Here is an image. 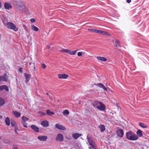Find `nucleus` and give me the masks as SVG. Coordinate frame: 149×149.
<instances>
[{"instance_id": "obj_1", "label": "nucleus", "mask_w": 149, "mask_h": 149, "mask_svg": "<svg viewBox=\"0 0 149 149\" xmlns=\"http://www.w3.org/2000/svg\"><path fill=\"white\" fill-rule=\"evenodd\" d=\"M16 9L18 12L20 13L26 12L28 11L26 6L22 3H19L17 5Z\"/></svg>"}, {"instance_id": "obj_2", "label": "nucleus", "mask_w": 149, "mask_h": 149, "mask_svg": "<svg viewBox=\"0 0 149 149\" xmlns=\"http://www.w3.org/2000/svg\"><path fill=\"white\" fill-rule=\"evenodd\" d=\"M93 105L94 108L101 111H104L106 109L104 104L101 102H95L93 103Z\"/></svg>"}, {"instance_id": "obj_3", "label": "nucleus", "mask_w": 149, "mask_h": 149, "mask_svg": "<svg viewBox=\"0 0 149 149\" xmlns=\"http://www.w3.org/2000/svg\"><path fill=\"white\" fill-rule=\"evenodd\" d=\"M126 136L128 140L132 141L137 140L138 138L137 135L132 131L127 132L126 133Z\"/></svg>"}, {"instance_id": "obj_4", "label": "nucleus", "mask_w": 149, "mask_h": 149, "mask_svg": "<svg viewBox=\"0 0 149 149\" xmlns=\"http://www.w3.org/2000/svg\"><path fill=\"white\" fill-rule=\"evenodd\" d=\"M6 26L7 28L13 30L15 31H17L18 30V28L12 22H9L7 23Z\"/></svg>"}, {"instance_id": "obj_5", "label": "nucleus", "mask_w": 149, "mask_h": 149, "mask_svg": "<svg viewBox=\"0 0 149 149\" xmlns=\"http://www.w3.org/2000/svg\"><path fill=\"white\" fill-rule=\"evenodd\" d=\"M87 139L89 145L91 146L89 147V149L95 148L96 147L94 145L95 143L93 141V139L91 137H88V136H87Z\"/></svg>"}, {"instance_id": "obj_6", "label": "nucleus", "mask_w": 149, "mask_h": 149, "mask_svg": "<svg viewBox=\"0 0 149 149\" xmlns=\"http://www.w3.org/2000/svg\"><path fill=\"white\" fill-rule=\"evenodd\" d=\"M118 136L120 138H122L124 134L123 130L121 129H119L116 132Z\"/></svg>"}, {"instance_id": "obj_7", "label": "nucleus", "mask_w": 149, "mask_h": 149, "mask_svg": "<svg viewBox=\"0 0 149 149\" xmlns=\"http://www.w3.org/2000/svg\"><path fill=\"white\" fill-rule=\"evenodd\" d=\"M8 79V77L7 76L6 73H5L2 76H0V81H6Z\"/></svg>"}, {"instance_id": "obj_8", "label": "nucleus", "mask_w": 149, "mask_h": 149, "mask_svg": "<svg viewBox=\"0 0 149 149\" xmlns=\"http://www.w3.org/2000/svg\"><path fill=\"white\" fill-rule=\"evenodd\" d=\"M56 140L57 141H61L63 140V135L60 134H57L56 138Z\"/></svg>"}, {"instance_id": "obj_9", "label": "nucleus", "mask_w": 149, "mask_h": 149, "mask_svg": "<svg viewBox=\"0 0 149 149\" xmlns=\"http://www.w3.org/2000/svg\"><path fill=\"white\" fill-rule=\"evenodd\" d=\"M4 6L5 8L8 10H10L12 7L11 4L5 2L4 4Z\"/></svg>"}, {"instance_id": "obj_10", "label": "nucleus", "mask_w": 149, "mask_h": 149, "mask_svg": "<svg viewBox=\"0 0 149 149\" xmlns=\"http://www.w3.org/2000/svg\"><path fill=\"white\" fill-rule=\"evenodd\" d=\"M58 78L60 79H65L67 78L68 75L64 74H58Z\"/></svg>"}, {"instance_id": "obj_11", "label": "nucleus", "mask_w": 149, "mask_h": 149, "mask_svg": "<svg viewBox=\"0 0 149 149\" xmlns=\"http://www.w3.org/2000/svg\"><path fill=\"white\" fill-rule=\"evenodd\" d=\"M41 124L42 126L47 127L49 126V122L46 120H44L41 122Z\"/></svg>"}, {"instance_id": "obj_12", "label": "nucleus", "mask_w": 149, "mask_h": 149, "mask_svg": "<svg viewBox=\"0 0 149 149\" xmlns=\"http://www.w3.org/2000/svg\"><path fill=\"white\" fill-rule=\"evenodd\" d=\"M56 127L58 129L63 130H66V128L62 125L59 124H56Z\"/></svg>"}, {"instance_id": "obj_13", "label": "nucleus", "mask_w": 149, "mask_h": 149, "mask_svg": "<svg viewBox=\"0 0 149 149\" xmlns=\"http://www.w3.org/2000/svg\"><path fill=\"white\" fill-rule=\"evenodd\" d=\"M24 75L26 80L25 82L26 83L30 80L31 75L26 73H24Z\"/></svg>"}, {"instance_id": "obj_14", "label": "nucleus", "mask_w": 149, "mask_h": 149, "mask_svg": "<svg viewBox=\"0 0 149 149\" xmlns=\"http://www.w3.org/2000/svg\"><path fill=\"white\" fill-rule=\"evenodd\" d=\"M5 90L7 91H9V89L8 87L6 85H3L0 86V91Z\"/></svg>"}, {"instance_id": "obj_15", "label": "nucleus", "mask_w": 149, "mask_h": 149, "mask_svg": "<svg viewBox=\"0 0 149 149\" xmlns=\"http://www.w3.org/2000/svg\"><path fill=\"white\" fill-rule=\"evenodd\" d=\"M96 58L98 60L100 61L103 62H105L107 60L106 58L103 57L97 56Z\"/></svg>"}, {"instance_id": "obj_16", "label": "nucleus", "mask_w": 149, "mask_h": 149, "mask_svg": "<svg viewBox=\"0 0 149 149\" xmlns=\"http://www.w3.org/2000/svg\"><path fill=\"white\" fill-rule=\"evenodd\" d=\"M38 138L40 141H46L47 139V136H40L38 137Z\"/></svg>"}, {"instance_id": "obj_17", "label": "nucleus", "mask_w": 149, "mask_h": 149, "mask_svg": "<svg viewBox=\"0 0 149 149\" xmlns=\"http://www.w3.org/2000/svg\"><path fill=\"white\" fill-rule=\"evenodd\" d=\"M82 134H79L78 133H74L72 135V137L74 139H76L78 138L81 136Z\"/></svg>"}, {"instance_id": "obj_18", "label": "nucleus", "mask_w": 149, "mask_h": 149, "mask_svg": "<svg viewBox=\"0 0 149 149\" xmlns=\"http://www.w3.org/2000/svg\"><path fill=\"white\" fill-rule=\"evenodd\" d=\"M31 128L34 131L38 132L39 131V128L35 125H32L31 126Z\"/></svg>"}, {"instance_id": "obj_19", "label": "nucleus", "mask_w": 149, "mask_h": 149, "mask_svg": "<svg viewBox=\"0 0 149 149\" xmlns=\"http://www.w3.org/2000/svg\"><path fill=\"white\" fill-rule=\"evenodd\" d=\"M13 113L14 116L17 118L19 117L21 115V113L16 111H13Z\"/></svg>"}, {"instance_id": "obj_20", "label": "nucleus", "mask_w": 149, "mask_h": 149, "mask_svg": "<svg viewBox=\"0 0 149 149\" xmlns=\"http://www.w3.org/2000/svg\"><path fill=\"white\" fill-rule=\"evenodd\" d=\"M99 128L100 129V131L101 132H104L105 129L104 126L102 125H100L99 126Z\"/></svg>"}, {"instance_id": "obj_21", "label": "nucleus", "mask_w": 149, "mask_h": 149, "mask_svg": "<svg viewBox=\"0 0 149 149\" xmlns=\"http://www.w3.org/2000/svg\"><path fill=\"white\" fill-rule=\"evenodd\" d=\"M98 86L101 88H102L104 91H107V88L104 86V85L101 83H99L97 84Z\"/></svg>"}, {"instance_id": "obj_22", "label": "nucleus", "mask_w": 149, "mask_h": 149, "mask_svg": "<svg viewBox=\"0 0 149 149\" xmlns=\"http://www.w3.org/2000/svg\"><path fill=\"white\" fill-rule=\"evenodd\" d=\"M11 125L12 126L16 128H17V125L16 122L14 120L11 121Z\"/></svg>"}, {"instance_id": "obj_23", "label": "nucleus", "mask_w": 149, "mask_h": 149, "mask_svg": "<svg viewBox=\"0 0 149 149\" xmlns=\"http://www.w3.org/2000/svg\"><path fill=\"white\" fill-rule=\"evenodd\" d=\"M77 50H75L74 51H70L69 50L68 53L70 54V55H74L76 53Z\"/></svg>"}, {"instance_id": "obj_24", "label": "nucleus", "mask_w": 149, "mask_h": 149, "mask_svg": "<svg viewBox=\"0 0 149 149\" xmlns=\"http://www.w3.org/2000/svg\"><path fill=\"white\" fill-rule=\"evenodd\" d=\"M5 122L6 125L9 126L10 124V120L8 117H7L5 120Z\"/></svg>"}, {"instance_id": "obj_25", "label": "nucleus", "mask_w": 149, "mask_h": 149, "mask_svg": "<svg viewBox=\"0 0 149 149\" xmlns=\"http://www.w3.org/2000/svg\"><path fill=\"white\" fill-rule=\"evenodd\" d=\"M98 33L101 34L103 35H108V33L107 32L101 30H98Z\"/></svg>"}, {"instance_id": "obj_26", "label": "nucleus", "mask_w": 149, "mask_h": 149, "mask_svg": "<svg viewBox=\"0 0 149 149\" xmlns=\"http://www.w3.org/2000/svg\"><path fill=\"white\" fill-rule=\"evenodd\" d=\"M46 113L47 115L50 116L54 115V114L53 112L50 111V110L49 109L47 110Z\"/></svg>"}, {"instance_id": "obj_27", "label": "nucleus", "mask_w": 149, "mask_h": 149, "mask_svg": "<svg viewBox=\"0 0 149 149\" xmlns=\"http://www.w3.org/2000/svg\"><path fill=\"white\" fill-rule=\"evenodd\" d=\"M31 29L36 31H38V27L34 25H32L31 26Z\"/></svg>"}, {"instance_id": "obj_28", "label": "nucleus", "mask_w": 149, "mask_h": 149, "mask_svg": "<svg viewBox=\"0 0 149 149\" xmlns=\"http://www.w3.org/2000/svg\"><path fill=\"white\" fill-rule=\"evenodd\" d=\"M136 133L140 137H141L143 135L142 131L139 130H138L137 131Z\"/></svg>"}, {"instance_id": "obj_29", "label": "nucleus", "mask_w": 149, "mask_h": 149, "mask_svg": "<svg viewBox=\"0 0 149 149\" xmlns=\"http://www.w3.org/2000/svg\"><path fill=\"white\" fill-rule=\"evenodd\" d=\"M22 120L21 121V122H26V121H27L28 120L29 118H26V117L23 116L22 117Z\"/></svg>"}, {"instance_id": "obj_30", "label": "nucleus", "mask_w": 149, "mask_h": 149, "mask_svg": "<svg viewBox=\"0 0 149 149\" xmlns=\"http://www.w3.org/2000/svg\"><path fill=\"white\" fill-rule=\"evenodd\" d=\"M5 103L4 100L0 97V106H2Z\"/></svg>"}, {"instance_id": "obj_31", "label": "nucleus", "mask_w": 149, "mask_h": 149, "mask_svg": "<svg viewBox=\"0 0 149 149\" xmlns=\"http://www.w3.org/2000/svg\"><path fill=\"white\" fill-rule=\"evenodd\" d=\"M63 113L64 116H66L69 114V112L68 110L65 109L63 111Z\"/></svg>"}, {"instance_id": "obj_32", "label": "nucleus", "mask_w": 149, "mask_h": 149, "mask_svg": "<svg viewBox=\"0 0 149 149\" xmlns=\"http://www.w3.org/2000/svg\"><path fill=\"white\" fill-rule=\"evenodd\" d=\"M139 125L140 126L143 128H146L147 127V126L142 123H139Z\"/></svg>"}, {"instance_id": "obj_33", "label": "nucleus", "mask_w": 149, "mask_h": 149, "mask_svg": "<svg viewBox=\"0 0 149 149\" xmlns=\"http://www.w3.org/2000/svg\"><path fill=\"white\" fill-rule=\"evenodd\" d=\"M68 50H69L68 49H63L60 50V52H64L68 53Z\"/></svg>"}, {"instance_id": "obj_34", "label": "nucleus", "mask_w": 149, "mask_h": 149, "mask_svg": "<svg viewBox=\"0 0 149 149\" xmlns=\"http://www.w3.org/2000/svg\"><path fill=\"white\" fill-rule=\"evenodd\" d=\"M22 124H23V126L25 127V128H27L28 126H27V124L26 122H21Z\"/></svg>"}, {"instance_id": "obj_35", "label": "nucleus", "mask_w": 149, "mask_h": 149, "mask_svg": "<svg viewBox=\"0 0 149 149\" xmlns=\"http://www.w3.org/2000/svg\"><path fill=\"white\" fill-rule=\"evenodd\" d=\"M30 65H32V67L33 68L34 70L35 69V67L34 64L33 63H30Z\"/></svg>"}, {"instance_id": "obj_36", "label": "nucleus", "mask_w": 149, "mask_h": 149, "mask_svg": "<svg viewBox=\"0 0 149 149\" xmlns=\"http://www.w3.org/2000/svg\"><path fill=\"white\" fill-rule=\"evenodd\" d=\"M98 30L95 29H93L92 32L98 33Z\"/></svg>"}, {"instance_id": "obj_37", "label": "nucleus", "mask_w": 149, "mask_h": 149, "mask_svg": "<svg viewBox=\"0 0 149 149\" xmlns=\"http://www.w3.org/2000/svg\"><path fill=\"white\" fill-rule=\"evenodd\" d=\"M77 55L79 56H81L82 55L81 52H78L77 54Z\"/></svg>"}, {"instance_id": "obj_38", "label": "nucleus", "mask_w": 149, "mask_h": 149, "mask_svg": "<svg viewBox=\"0 0 149 149\" xmlns=\"http://www.w3.org/2000/svg\"><path fill=\"white\" fill-rule=\"evenodd\" d=\"M19 71L21 73H22L23 72V69L22 68H20L19 69Z\"/></svg>"}, {"instance_id": "obj_39", "label": "nucleus", "mask_w": 149, "mask_h": 149, "mask_svg": "<svg viewBox=\"0 0 149 149\" xmlns=\"http://www.w3.org/2000/svg\"><path fill=\"white\" fill-rule=\"evenodd\" d=\"M46 65L45 64H42V67L43 68H46Z\"/></svg>"}, {"instance_id": "obj_40", "label": "nucleus", "mask_w": 149, "mask_h": 149, "mask_svg": "<svg viewBox=\"0 0 149 149\" xmlns=\"http://www.w3.org/2000/svg\"><path fill=\"white\" fill-rule=\"evenodd\" d=\"M116 42L117 43V44H116V45H115V46L116 47H118V45H119V42L118 41H116Z\"/></svg>"}, {"instance_id": "obj_41", "label": "nucleus", "mask_w": 149, "mask_h": 149, "mask_svg": "<svg viewBox=\"0 0 149 149\" xmlns=\"http://www.w3.org/2000/svg\"><path fill=\"white\" fill-rule=\"evenodd\" d=\"M31 21L32 22H35V20L34 19H31Z\"/></svg>"}, {"instance_id": "obj_42", "label": "nucleus", "mask_w": 149, "mask_h": 149, "mask_svg": "<svg viewBox=\"0 0 149 149\" xmlns=\"http://www.w3.org/2000/svg\"><path fill=\"white\" fill-rule=\"evenodd\" d=\"M17 128H15V133L17 134H18V132H17Z\"/></svg>"}, {"instance_id": "obj_43", "label": "nucleus", "mask_w": 149, "mask_h": 149, "mask_svg": "<svg viewBox=\"0 0 149 149\" xmlns=\"http://www.w3.org/2000/svg\"><path fill=\"white\" fill-rule=\"evenodd\" d=\"M88 30L89 31L92 32L93 29H88Z\"/></svg>"}, {"instance_id": "obj_44", "label": "nucleus", "mask_w": 149, "mask_h": 149, "mask_svg": "<svg viewBox=\"0 0 149 149\" xmlns=\"http://www.w3.org/2000/svg\"><path fill=\"white\" fill-rule=\"evenodd\" d=\"M131 1V0H127V2L128 3H130Z\"/></svg>"}, {"instance_id": "obj_45", "label": "nucleus", "mask_w": 149, "mask_h": 149, "mask_svg": "<svg viewBox=\"0 0 149 149\" xmlns=\"http://www.w3.org/2000/svg\"><path fill=\"white\" fill-rule=\"evenodd\" d=\"M50 48V46H48V45L47 46V47H46L47 49H49V48Z\"/></svg>"}, {"instance_id": "obj_46", "label": "nucleus", "mask_w": 149, "mask_h": 149, "mask_svg": "<svg viewBox=\"0 0 149 149\" xmlns=\"http://www.w3.org/2000/svg\"><path fill=\"white\" fill-rule=\"evenodd\" d=\"M2 4L1 2H0V8H1V6H2Z\"/></svg>"}, {"instance_id": "obj_47", "label": "nucleus", "mask_w": 149, "mask_h": 149, "mask_svg": "<svg viewBox=\"0 0 149 149\" xmlns=\"http://www.w3.org/2000/svg\"><path fill=\"white\" fill-rule=\"evenodd\" d=\"M13 149H17V148L15 146H14Z\"/></svg>"}, {"instance_id": "obj_48", "label": "nucleus", "mask_w": 149, "mask_h": 149, "mask_svg": "<svg viewBox=\"0 0 149 149\" xmlns=\"http://www.w3.org/2000/svg\"><path fill=\"white\" fill-rule=\"evenodd\" d=\"M81 103V102L80 101H79V104H80Z\"/></svg>"}, {"instance_id": "obj_49", "label": "nucleus", "mask_w": 149, "mask_h": 149, "mask_svg": "<svg viewBox=\"0 0 149 149\" xmlns=\"http://www.w3.org/2000/svg\"><path fill=\"white\" fill-rule=\"evenodd\" d=\"M1 136H0V140H1Z\"/></svg>"}, {"instance_id": "obj_50", "label": "nucleus", "mask_w": 149, "mask_h": 149, "mask_svg": "<svg viewBox=\"0 0 149 149\" xmlns=\"http://www.w3.org/2000/svg\"><path fill=\"white\" fill-rule=\"evenodd\" d=\"M1 37V35H0V37Z\"/></svg>"}]
</instances>
